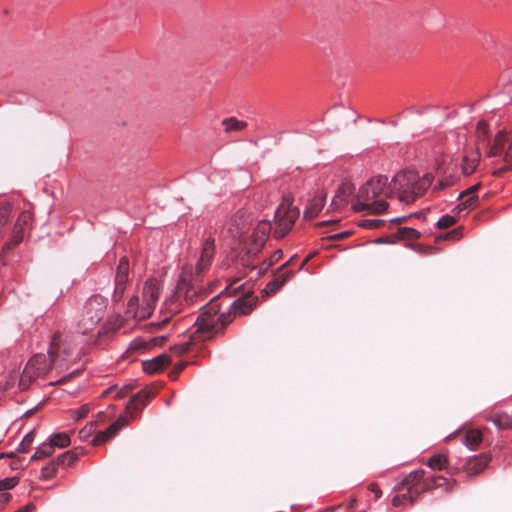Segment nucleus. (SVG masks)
<instances>
[{
    "label": "nucleus",
    "instance_id": "nucleus-28",
    "mask_svg": "<svg viewBox=\"0 0 512 512\" xmlns=\"http://www.w3.org/2000/svg\"><path fill=\"white\" fill-rule=\"evenodd\" d=\"M63 457H64V454L59 455L57 457V461L53 460L49 464H47L46 466H44L42 468V477L44 479H49L54 476V474L56 473V471L58 469V466L63 463V460H62Z\"/></svg>",
    "mask_w": 512,
    "mask_h": 512
},
{
    "label": "nucleus",
    "instance_id": "nucleus-42",
    "mask_svg": "<svg viewBox=\"0 0 512 512\" xmlns=\"http://www.w3.org/2000/svg\"><path fill=\"white\" fill-rule=\"evenodd\" d=\"M89 412L88 405H83L79 409L71 410V417L74 419V421H79L87 416Z\"/></svg>",
    "mask_w": 512,
    "mask_h": 512
},
{
    "label": "nucleus",
    "instance_id": "nucleus-8",
    "mask_svg": "<svg viewBox=\"0 0 512 512\" xmlns=\"http://www.w3.org/2000/svg\"><path fill=\"white\" fill-rule=\"evenodd\" d=\"M272 225L269 221H260L254 229L249 242L246 244V253L249 256H255L262 249L265 244L270 232Z\"/></svg>",
    "mask_w": 512,
    "mask_h": 512
},
{
    "label": "nucleus",
    "instance_id": "nucleus-10",
    "mask_svg": "<svg viewBox=\"0 0 512 512\" xmlns=\"http://www.w3.org/2000/svg\"><path fill=\"white\" fill-rule=\"evenodd\" d=\"M129 274V260L126 256L120 258L115 276V290H114V299L118 300L122 297L125 284L128 281Z\"/></svg>",
    "mask_w": 512,
    "mask_h": 512
},
{
    "label": "nucleus",
    "instance_id": "nucleus-59",
    "mask_svg": "<svg viewBox=\"0 0 512 512\" xmlns=\"http://www.w3.org/2000/svg\"><path fill=\"white\" fill-rule=\"evenodd\" d=\"M65 439H66V447L70 444V439H69V436L66 434L65 436Z\"/></svg>",
    "mask_w": 512,
    "mask_h": 512
},
{
    "label": "nucleus",
    "instance_id": "nucleus-58",
    "mask_svg": "<svg viewBox=\"0 0 512 512\" xmlns=\"http://www.w3.org/2000/svg\"><path fill=\"white\" fill-rule=\"evenodd\" d=\"M355 500H352L348 506V509H352L354 507Z\"/></svg>",
    "mask_w": 512,
    "mask_h": 512
},
{
    "label": "nucleus",
    "instance_id": "nucleus-27",
    "mask_svg": "<svg viewBox=\"0 0 512 512\" xmlns=\"http://www.w3.org/2000/svg\"><path fill=\"white\" fill-rule=\"evenodd\" d=\"M222 125L224 126L226 132H232L243 130L247 126V123L245 121H239L234 117H230L224 119L222 121Z\"/></svg>",
    "mask_w": 512,
    "mask_h": 512
},
{
    "label": "nucleus",
    "instance_id": "nucleus-47",
    "mask_svg": "<svg viewBox=\"0 0 512 512\" xmlns=\"http://www.w3.org/2000/svg\"><path fill=\"white\" fill-rule=\"evenodd\" d=\"M36 509L33 503H28L25 506L18 509L16 512H34Z\"/></svg>",
    "mask_w": 512,
    "mask_h": 512
},
{
    "label": "nucleus",
    "instance_id": "nucleus-21",
    "mask_svg": "<svg viewBox=\"0 0 512 512\" xmlns=\"http://www.w3.org/2000/svg\"><path fill=\"white\" fill-rule=\"evenodd\" d=\"M480 160V155L478 152H473L471 155H466L463 157L462 161V172L465 175H470L476 169Z\"/></svg>",
    "mask_w": 512,
    "mask_h": 512
},
{
    "label": "nucleus",
    "instance_id": "nucleus-56",
    "mask_svg": "<svg viewBox=\"0 0 512 512\" xmlns=\"http://www.w3.org/2000/svg\"><path fill=\"white\" fill-rule=\"evenodd\" d=\"M14 456V453H10V454H0V458H3V457H13Z\"/></svg>",
    "mask_w": 512,
    "mask_h": 512
},
{
    "label": "nucleus",
    "instance_id": "nucleus-19",
    "mask_svg": "<svg viewBox=\"0 0 512 512\" xmlns=\"http://www.w3.org/2000/svg\"><path fill=\"white\" fill-rule=\"evenodd\" d=\"M325 198L326 194H321L311 199L304 211V217L309 219L317 217L324 206Z\"/></svg>",
    "mask_w": 512,
    "mask_h": 512
},
{
    "label": "nucleus",
    "instance_id": "nucleus-54",
    "mask_svg": "<svg viewBox=\"0 0 512 512\" xmlns=\"http://www.w3.org/2000/svg\"><path fill=\"white\" fill-rule=\"evenodd\" d=\"M128 391H129V388L125 387L121 391L118 392L117 396L124 397L128 393Z\"/></svg>",
    "mask_w": 512,
    "mask_h": 512
},
{
    "label": "nucleus",
    "instance_id": "nucleus-12",
    "mask_svg": "<svg viewBox=\"0 0 512 512\" xmlns=\"http://www.w3.org/2000/svg\"><path fill=\"white\" fill-rule=\"evenodd\" d=\"M297 256L291 257L285 264H283L280 268H278L277 273L274 279L268 283L267 289L270 292H276L279 290L293 275L292 271L286 270V268L291 265Z\"/></svg>",
    "mask_w": 512,
    "mask_h": 512
},
{
    "label": "nucleus",
    "instance_id": "nucleus-5",
    "mask_svg": "<svg viewBox=\"0 0 512 512\" xmlns=\"http://www.w3.org/2000/svg\"><path fill=\"white\" fill-rule=\"evenodd\" d=\"M58 337L59 335H55L50 345L49 360L44 354H36L27 362L19 381L21 390H27L36 379L45 376L48 370L51 369L60 350V344L57 342Z\"/></svg>",
    "mask_w": 512,
    "mask_h": 512
},
{
    "label": "nucleus",
    "instance_id": "nucleus-36",
    "mask_svg": "<svg viewBox=\"0 0 512 512\" xmlns=\"http://www.w3.org/2000/svg\"><path fill=\"white\" fill-rule=\"evenodd\" d=\"M83 454V448H75L74 450L66 451V467L73 466Z\"/></svg>",
    "mask_w": 512,
    "mask_h": 512
},
{
    "label": "nucleus",
    "instance_id": "nucleus-64",
    "mask_svg": "<svg viewBox=\"0 0 512 512\" xmlns=\"http://www.w3.org/2000/svg\"><path fill=\"white\" fill-rule=\"evenodd\" d=\"M11 466H12V468H13V469L17 468L16 463H12V465H11Z\"/></svg>",
    "mask_w": 512,
    "mask_h": 512
},
{
    "label": "nucleus",
    "instance_id": "nucleus-32",
    "mask_svg": "<svg viewBox=\"0 0 512 512\" xmlns=\"http://www.w3.org/2000/svg\"><path fill=\"white\" fill-rule=\"evenodd\" d=\"M283 256V252L281 250L275 251L271 257L269 258V261H264L260 268H259V274L265 273L269 267L276 264Z\"/></svg>",
    "mask_w": 512,
    "mask_h": 512
},
{
    "label": "nucleus",
    "instance_id": "nucleus-6",
    "mask_svg": "<svg viewBox=\"0 0 512 512\" xmlns=\"http://www.w3.org/2000/svg\"><path fill=\"white\" fill-rule=\"evenodd\" d=\"M107 299L101 295L91 296L84 304L83 317L79 322L80 332L87 334L102 319Z\"/></svg>",
    "mask_w": 512,
    "mask_h": 512
},
{
    "label": "nucleus",
    "instance_id": "nucleus-11",
    "mask_svg": "<svg viewBox=\"0 0 512 512\" xmlns=\"http://www.w3.org/2000/svg\"><path fill=\"white\" fill-rule=\"evenodd\" d=\"M64 447V433H56L50 438V442L40 445L32 456V460L42 459L50 456L54 449Z\"/></svg>",
    "mask_w": 512,
    "mask_h": 512
},
{
    "label": "nucleus",
    "instance_id": "nucleus-37",
    "mask_svg": "<svg viewBox=\"0 0 512 512\" xmlns=\"http://www.w3.org/2000/svg\"><path fill=\"white\" fill-rule=\"evenodd\" d=\"M398 236L402 239L412 240V239L419 238L420 233L413 228L403 227V228H399Z\"/></svg>",
    "mask_w": 512,
    "mask_h": 512
},
{
    "label": "nucleus",
    "instance_id": "nucleus-31",
    "mask_svg": "<svg viewBox=\"0 0 512 512\" xmlns=\"http://www.w3.org/2000/svg\"><path fill=\"white\" fill-rule=\"evenodd\" d=\"M33 215L29 211L22 212L15 225V229L20 230L23 232L25 227H28L30 223L32 222Z\"/></svg>",
    "mask_w": 512,
    "mask_h": 512
},
{
    "label": "nucleus",
    "instance_id": "nucleus-38",
    "mask_svg": "<svg viewBox=\"0 0 512 512\" xmlns=\"http://www.w3.org/2000/svg\"><path fill=\"white\" fill-rule=\"evenodd\" d=\"M477 139L479 142H485L488 138V125L485 121H479L477 124Z\"/></svg>",
    "mask_w": 512,
    "mask_h": 512
},
{
    "label": "nucleus",
    "instance_id": "nucleus-2",
    "mask_svg": "<svg viewBox=\"0 0 512 512\" xmlns=\"http://www.w3.org/2000/svg\"><path fill=\"white\" fill-rule=\"evenodd\" d=\"M224 297V292L214 296L209 302L201 306V314L197 318V329L195 339H211L215 335L223 334L225 327L230 324L236 314L247 315L256 305V299L250 295H244L230 304L228 312L222 313L214 319L220 311L219 300Z\"/></svg>",
    "mask_w": 512,
    "mask_h": 512
},
{
    "label": "nucleus",
    "instance_id": "nucleus-63",
    "mask_svg": "<svg viewBox=\"0 0 512 512\" xmlns=\"http://www.w3.org/2000/svg\"><path fill=\"white\" fill-rule=\"evenodd\" d=\"M3 13H4V14H6V15H7V14H9V10H8V9H5V10L3 11Z\"/></svg>",
    "mask_w": 512,
    "mask_h": 512
},
{
    "label": "nucleus",
    "instance_id": "nucleus-57",
    "mask_svg": "<svg viewBox=\"0 0 512 512\" xmlns=\"http://www.w3.org/2000/svg\"><path fill=\"white\" fill-rule=\"evenodd\" d=\"M78 373H79V371H77V372H72V373L69 375V377H72V376H74L75 374H78ZM65 379H66V381L68 380V376H67V375L65 376Z\"/></svg>",
    "mask_w": 512,
    "mask_h": 512
},
{
    "label": "nucleus",
    "instance_id": "nucleus-24",
    "mask_svg": "<svg viewBox=\"0 0 512 512\" xmlns=\"http://www.w3.org/2000/svg\"><path fill=\"white\" fill-rule=\"evenodd\" d=\"M482 442V434L477 429H470L465 434L464 444L471 450L477 448V446Z\"/></svg>",
    "mask_w": 512,
    "mask_h": 512
},
{
    "label": "nucleus",
    "instance_id": "nucleus-25",
    "mask_svg": "<svg viewBox=\"0 0 512 512\" xmlns=\"http://www.w3.org/2000/svg\"><path fill=\"white\" fill-rule=\"evenodd\" d=\"M143 313V303H139L138 297H132L127 306L126 314L128 317H132L134 319H140V315Z\"/></svg>",
    "mask_w": 512,
    "mask_h": 512
},
{
    "label": "nucleus",
    "instance_id": "nucleus-60",
    "mask_svg": "<svg viewBox=\"0 0 512 512\" xmlns=\"http://www.w3.org/2000/svg\"><path fill=\"white\" fill-rule=\"evenodd\" d=\"M237 221H238V217L237 216L232 219V222L235 223V224H237Z\"/></svg>",
    "mask_w": 512,
    "mask_h": 512
},
{
    "label": "nucleus",
    "instance_id": "nucleus-53",
    "mask_svg": "<svg viewBox=\"0 0 512 512\" xmlns=\"http://www.w3.org/2000/svg\"><path fill=\"white\" fill-rule=\"evenodd\" d=\"M242 234V230L241 229H238V230H230V235L232 237H238Z\"/></svg>",
    "mask_w": 512,
    "mask_h": 512
},
{
    "label": "nucleus",
    "instance_id": "nucleus-23",
    "mask_svg": "<svg viewBox=\"0 0 512 512\" xmlns=\"http://www.w3.org/2000/svg\"><path fill=\"white\" fill-rule=\"evenodd\" d=\"M489 420L499 429H509L512 427V415L507 413H497L489 417Z\"/></svg>",
    "mask_w": 512,
    "mask_h": 512
},
{
    "label": "nucleus",
    "instance_id": "nucleus-3",
    "mask_svg": "<svg viewBox=\"0 0 512 512\" xmlns=\"http://www.w3.org/2000/svg\"><path fill=\"white\" fill-rule=\"evenodd\" d=\"M429 177L420 178L413 171H403L397 173L388 185L389 192H385V197L397 195L398 199L406 204L414 202L430 186Z\"/></svg>",
    "mask_w": 512,
    "mask_h": 512
},
{
    "label": "nucleus",
    "instance_id": "nucleus-17",
    "mask_svg": "<svg viewBox=\"0 0 512 512\" xmlns=\"http://www.w3.org/2000/svg\"><path fill=\"white\" fill-rule=\"evenodd\" d=\"M479 187L480 184L478 183L460 193L459 199L461 202L455 208L458 212L475 207L476 203L478 202V197L475 196L474 193L478 190Z\"/></svg>",
    "mask_w": 512,
    "mask_h": 512
},
{
    "label": "nucleus",
    "instance_id": "nucleus-40",
    "mask_svg": "<svg viewBox=\"0 0 512 512\" xmlns=\"http://www.w3.org/2000/svg\"><path fill=\"white\" fill-rule=\"evenodd\" d=\"M17 477H8L0 480V491L10 490L18 484Z\"/></svg>",
    "mask_w": 512,
    "mask_h": 512
},
{
    "label": "nucleus",
    "instance_id": "nucleus-4",
    "mask_svg": "<svg viewBox=\"0 0 512 512\" xmlns=\"http://www.w3.org/2000/svg\"><path fill=\"white\" fill-rule=\"evenodd\" d=\"M388 178L383 175H379L375 178L370 179L365 185H363L357 195V200L353 205L356 212L365 211L368 214H380L384 212L388 204L383 199H377L380 195L385 196V192L388 191Z\"/></svg>",
    "mask_w": 512,
    "mask_h": 512
},
{
    "label": "nucleus",
    "instance_id": "nucleus-50",
    "mask_svg": "<svg viewBox=\"0 0 512 512\" xmlns=\"http://www.w3.org/2000/svg\"><path fill=\"white\" fill-rule=\"evenodd\" d=\"M460 235L459 231L457 229L451 231V232H448L445 234L444 236V239H448V238H451V237H458Z\"/></svg>",
    "mask_w": 512,
    "mask_h": 512
},
{
    "label": "nucleus",
    "instance_id": "nucleus-29",
    "mask_svg": "<svg viewBox=\"0 0 512 512\" xmlns=\"http://www.w3.org/2000/svg\"><path fill=\"white\" fill-rule=\"evenodd\" d=\"M448 464V459L445 455L437 454L432 456L427 465L434 470H442Z\"/></svg>",
    "mask_w": 512,
    "mask_h": 512
},
{
    "label": "nucleus",
    "instance_id": "nucleus-39",
    "mask_svg": "<svg viewBox=\"0 0 512 512\" xmlns=\"http://www.w3.org/2000/svg\"><path fill=\"white\" fill-rule=\"evenodd\" d=\"M408 488H413L412 496L415 501L420 494L431 490L432 486L427 481H423V483L419 486H409Z\"/></svg>",
    "mask_w": 512,
    "mask_h": 512
},
{
    "label": "nucleus",
    "instance_id": "nucleus-18",
    "mask_svg": "<svg viewBox=\"0 0 512 512\" xmlns=\"http://www.w3.org/2000/svg\"><path fill=\"white\" fill-rule=\"evenodd\" d=\"M170 362V356L167 354H162L151 360L144 361L142 363V367L144 372L148 374H155L160 372L166 366H168Z\"/></svg>",
    "mask_w": 512,
    "mask_h": 512
},
{
    "label": "nucleus",
    "instance_id": "nucleus-7",
    "mask_svg": "<svg viewBox=\"0 0 512 512\" xmlns=\"http://www.w3.org/2000/svg\"><path fill=\"white\" fill-rule=\"evenodd\" d=\"M298 217L299 210L292 206L291 203L283 202L275 212L276 225L273 231L274 237L277 239L283 238L292 228Z\"/></svg>",
    "mask_w": 512,
    "mask_h": 512
},
{
    "label": "nucleus",
    "instance_id": "nucleus-62",
    "mask_svg": "<svg viewBox=\"0 0 512 512\" xmlns=\"http://www.w3.org/2000/svg\"><path fill=\"white\" fill-rule=\"evenodd\" d=\"M64 382V378H60L57 383H63Z\"/></svg>",
    "mask_w": 512,
    "mask_h": 512
},
{
    "label": "nucleus",
    "instance_id": "nucleus-55",
    "mask_svg": "<svg viewBox=\"0 0 512 512\" xmlns=\"http://www.w3.org/2000/svg\"><path fill=\"white\" fill-rule=\"evenodd\" d=\"M406 220V217H401V218H396L394 220H392V222H396V223H402Z\"/></svg>",
    "mask_w": 512,
    "mask_h": 512
},
{
    "label": "nucleus",
    "instance_id": "nucleus-48",
    "mask_svg": "<svg viewBox=\"0 0 512 512\" xmlns=\"http://www.w3.org/2000/svg\"><path fill=\"white\" fill-rule=\"evenodd\" d=\"M369 489H370L373 493H375V496H376L377 498L381 497L382 492H381V490H380V488L378 487V485H377V484H375V483L370 484V485H369Z\"/></svg>",
    "mask_w": 512,
    "mask_h": 512
},
{
    "label": "nucleus",
    "instance_id": "nucleus-30",
    "mask_svg": "<svg viewBox=\"0 0 512 512\" xmlns=\"http://www.w3.org/2000/svg\"><path fill=\"white\" fill-rule=\"evenodd\" d=\"M23 240V232L20 230L15 229L13 233L12 239L7 242L3 247V254L2 259L4 258V255L12 250L16 245H18Z\"/></svg>",
    "mask_w": 512,
    "mask_h": 512
},
{
    "label": "nucleus",
    "instance_id": "nucleus-1",
    "mask_svg": "<svg viewBox=\"0 0 512 512\" xmlns=\"http://www.w3.org/2000/svg\"><path fill=\"white\" fill-rule=\"evenodd\" d=\"M215 253V239L209 237L202 246L201 255L195 267L187 264L183 267L181 278L178 282L175 299L168 302V308L171 312L180 311V304L177 302L183 300L187 305L198 304L205 300L208 290L198 286L202 280L205 271L210 267Z\"/></svg>",
    "mask_w": 512,
    "mask_h": 512
},
{
    "label": "nucleus",
    "instance_id": "nucleus-51",
    "mask_svg": "<svg viewBox=\"0 0 512 512\" xmlns=\"http://www.w3.org/2000/svg\"><path fill=\"white\" fill-rule=\"evenodd\" d=\"M10 499H11V495H10V494H8V493H2V494H0V502H1V503H6V502H8Z\"/></svg>",
    "mask_w": 512,
    "mask_h": 512
},
{
    "label": "nucleus",
    "instance_id": "nucleus-45",
    "mask_svg": "<svg viewBox=\"0 0 512 512\" xmlns=\"http://www.w3.org/2000/svg\"><path fill=\"white\" fill-rule=\"evenodd\" d=\"M381 223H382V221H380V220H364L361 223V226L370 228V229H374V228H378L381 225Z\"/></svg>",
    "mask_w": 512,
    "mask_h": 512
},
{
    "label": "nucleus",
    "instance_id": "nucleus-34",
    "mask_svg": "<svg viewBox=\"0 0 512 512\" xmlns=\"http://www.w3.org/2000/svg\"><path fill=\"white\" fill-rule=\"evenodd\" d=\"M35 434L33 431L27 433L24 438L22 439L19 448L17 449V452L19 453H26L29 451L30 447L32 446L34 442Z\"/></svg>",
    "mask_w": 512,
    "mask_h": 512
},
{
    "label": "nucleus",
    "instance_id": "nucleus-33",
    "mask_svg": "<svg viewBox=\"0 0 512 512\" xmlns=\"http://www.w3.org/2000/svg\"><path fill=\"white\" fill-rule=\"evenodd\" d=\"M504 143H505V135L503 132H499L495 139H494V143L493 145L491 146L490 148V156H496L504 147Z\"/></svg>",
    "mask_w": 512,
    "mask_h": 512
},
{
    "label": "nucleus",
    "instance_id": "nucleus-46",
    "mask_svg": "<svg viewBox=\"0 0 512 512\" xmlns=\"http://www.w3.org/2000/svg\"><path fill=\"white\" fill-rule=\"evenodd\" d=\"M350 235H351L350 231H345V232L337 233V234L330 236V239L331 240H342V239L349 237Z\"/></svg>",
    "mask_w": 512,
    "mask_h": 512
},
{
    "label": "nucleus",
    "instance_id": "nucleus-41",
    "mask_svg": "<svg viewBox=\"0 0 512 512\" xmlns=\"http://www.w3.org/2000/svg\"><path fill=\"white\" fill-rule=\"evenodd\" d=\"M456 220L453 216H450V215H445V216H442L438 222H437V226L440 228V229H446V228H449L451 226H453L455 224Z\"/></svg>",
    "mask_w": 512,
    "mask_h": 512
},
{
    "label": "nucleus",
    "instance_id": "nucleus-9",
    "mask_svg": "<svg viewBox=\"0 0 512 512\" xmlns=\"http://www.w3.org/2000/svg\"><path fill=\"white\" fill-rule=\"evenodd\" d=\"M160 287L155 280H149L145 283L143 288V313L140 315V319L148 318L159 299Z\"/></svg>",
    "mask_w": 512,
    "mask_h": 512
},
{
    "label": "nucleus",
    "instance_id": "nucleus-16",
    "mask_svg": "<svg viewBox=\"0 0 512 512\" xmlns=\"http://www.w3.org/2000/svg\"><path fill=\"white\" fill-rule=\"evenodd\" d=\"M355 187L352 183L346 182L341 184V186L337 189L331 206L333 209H340L347 202V199L353 194Z\"/></svg>",
    "mask_w": 512,
    "mask_h": 512
},
{
    "label": "nucleus",
    "instance_id": "nucleus-44",
    "mask_svg": "<svg viewBox=\"0 0 512 512\" xmlns=\"http://www.w3.org/2000/svg\"><path fill=\"white\" fill-rule=\"evenodd\" d=\"M426 481L432 486V489H434L443 486V484L446 482V479L444 477L438 476Z\"/></svg>",
    "mask_w": 512,
    "mask_h": 512
},
{
    "label": "nucleus",
    "instance_id": "nucleus-22",
    "mask_svg": "<svg viewBox=\"0 0 512 512\" xmlns=\"http://www.w3.org/2000/svg\"><path fill=\"white\" fill-rule=\"evenodd\" d=\"M195 329H197V322L195 323L194 325ZM195 332L196 330H194V332L191 334L190 336V341H184V342H181V343H178V344H175L172 348H171V351L177 355H183L185 353H187L188 351H190V347L192 344H195L197 342H202V341H206L207 339H195L194 336H195Z\"/></svg>",
    "mask_w": 512,
    "mask_h": 512
},
{
    "label": "nucleus",
    "instance_id": "nucleus-52",
    "mask_svg": "<svg viewBox=\"0 0 512 512\" xmlns=\"http://www.w3.org/2000/svg\"><path fill=\"white\" fill-rule=\"evenodd\" d=\"M510 159H512V145L509 146L505 153V161L508 162Z\"/></svg>",
    "mask_w": 512,
    "mask_h": 512
},
{
    "label": "nucleus",
    "instance_id": "nucleus-13",
    "mask_svg": "<svg viewBox=\"0 0 512 512\" xmlns=\"http://www.w3.org/2000/svg\"><path fill=\"white\" fill-rule=\"evenodd\" d=\"M490 458L486 454L470 457L463 465L462 469L468 476H475L481 473L488 465Z\"/></svg>",
    "mask_w": 512,
    "mask_h": 512
},
{
    "label": "nucleus",
    "instance_id": "nucleus-35",
    "mask_svg": "<svg viewBox=\"0 0 512 512\" xmlns=\"http://www.w3.org/2000/svg\"><path fill=\"white\" fill-rule=\"evenodd\" d=\"M412 491H413V488H408L406 493L401 494V495H396L392 499V505L397 507V506L402 505L405 501H409L411 504L414 503Z\"/></svg>",
    "mask_w": 512,
    "mask_h": 512
},
{
    "label": "nucleus",
    "instance_id": "nucleus-61",
    "mask_svg": "<svg viewBox=\"0 0 512 512\" xmlns=\"http://www.w3.org/2000/svg\"><path fill=\"white\" fill-rule=\"evenodd\" d=\"M215 286V283H212L210 286H209V291H212L213 287Z\"/></svg>",
    "mask_w": 512,
    "mask_h": 512
},
{
    "label": "nucleus",
    "instance_id": "nucleus-49",
    "mask_svg": "<svg viewBox=\"0 0 512 512\" xmlns=\"http://www.w3.org/2000/svg\"><path fill=\"white\" fill-rule=\"evenodd\" d=\"M316 254V252L314 253H311L309 254L304 260L303 262L301 263V265L299 266L298 270H302L304 268V266L314 257V255Z\"/></svg>",
    "mask_w": 512,
    "mask_h": 512
},
{
    "label": "nucleus",
    "instance_id": "nucleus-20",
    "mask_svg": "<svg viewBox=\"0 0 512 512\" xmlns=\"http://www.w3.org/2000/svg\"><path fill=\"white\" fill-rule=\"evenodd\" d=\"M166 340L165 336L154 337L150 339L149 342H146L142 339H135L131 344L129 350H142L147 349L154 346H161Z\"/></svg>",
    "mask_w": 512,
    "mask_h": 512
},
{
    "label": "nucleus",
    "instance_id": "nucleus-43",
    "mask_svg": "<svg viewBox=\"0 0 512 512\" xmlns=\"http://www.w3.org/2000/svg\"><path fill=\"white\" fill-rule=\"evenodd\" d=\"M11 213L9 205L0 206V229L7 223Z\"/></svg>",
    "mask_w": 512,
    "mask_h": 512
},
{
    "label": "nucleus",
    "instance_id": "nucleus-14",
    "mask_svg": "<svg viewBox=\"0 0 512 512\" xmlns=\"http://www.w3.org/2000/svg\"><path fill=\"white\" fill-rule=\"evenodd\" d=\"M152 397V394L147 390H141L128 402L126 406V413L129 414L131 418H134L137 411L145 407Z\"/></svg>",
    "mask_w": 512,
    "mask_h": 512
},
{
    "label": "nucleus",
    "instance_id": "nucleus-15",
    "mask_svg": "<svg viewBox=\"0 0 512 512\" xmlns=\"http://www.w3.org/2000/svg\"><path fill=\"white\" fill-rule=\"evenodd\" d=\"M128 424V419L125 416H120L114 423H112L106 430L97 433L93 439L94 445H100L110 438Z\"/></svg>",
    "mask_w": 512,
    "mask_h": 512
},
{
    "label": "nucleus",
    "instance_id": "nucleus-26",
    "mask_svg": "<svg viewBox=\"0 0 512 512\" xmlns=\"http://www.w3.org/2000/svg\"><path fill=\"white\" fill-rule=\"evenodd\" d=\"M424 474H425L424 470H416V471L409 473L405 477L403 482L401 483L402 487L421 485L423 483L422 480H423Z\"/></svg>",
    "mask_w": 512,
    "mask_h": 512
}]
</instances>
